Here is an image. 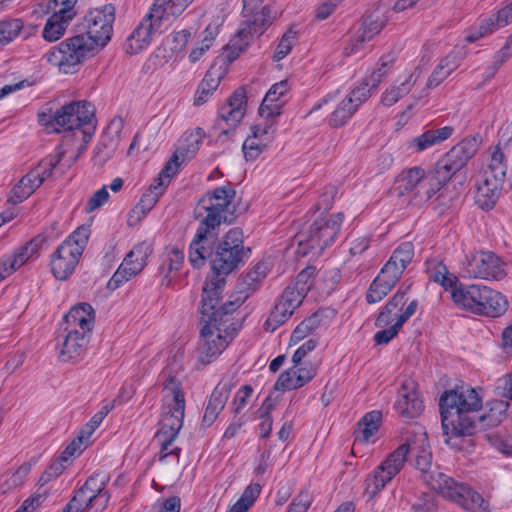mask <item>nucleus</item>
<instances>
[{
	"instance_id": "7c9ffc66",
	"label": "nucleus",
	"mask_w": 512,
	"mask_h": 512,
	"mask_svg": "<svg viewBox=\"0 0 512 512\" xmlns=\"http://www.w3.org/2000/svg\"><path fill=\"white\" fill-rule=\"evenodd\" d=\"M214 230L206 227H198L189 247V261L195 268L205 265L206 259L211 255V248L214 241Z\"/></svg>"
},
{
	"instance_id": "412c9836",
	"label": "nucleus",
	"mask_w": 512,
	"mask_h": 512,
	"mask_svg": "<svg viewBox=\"0 0 512 512\" xmlns=\"http://www.w3.org/2000/svg\"><path fill=\"white\" fill-rule=\"evenodd\" d=\"M152 244L143 241L126 255L117 271L112 276L109 284L118 286L122 282H126L139 274L147 264L148 257L152 254Z\"/></svg>"
},
{
	"instance_id": "423d86ee",
	"label": "nucleus",
	"mask_w": 512,
	"mask_h": 512,
	"mask_svg": "<svg viewBox=\"0 0 512 512\" xmlns=\"http://www.w3.org/2000/svg\"><path fill=\"white\" fill-rule=\"evenodd\" d=\"M343 219L342 213L330 214L315 219L308 230L297 235L298 248L296 253L300 256L321 255L335 241Z\"/></svg>"
},
{
	"instance_id": "ea45409f",
	"label": "nucleus",
	"mask_w": 512,
	"mask_h": 512,
	"mask_svg": "<svg viewBox=\"0 0 512 512\" xmlns=\"http://www.w3.org/2000/svg\"><path fill=\"white\" fill-rule=\"evenodd\" d=\"M230 387L226 383H220L212 392L208 401L205 413L203 416V423L210 426L218 417L219 413L225 407L229 398Z\"/></svg>"
},
{
	"instance_id": "0eeeda50",
	"label": "nucleus",
	"mask_w": 512,
	"mask_h": 512,
	"mask_svg": "<svg viewBox=\"0 0 512 512\" xmlns=\"http://www.w3.org/2000/svg\"><path fill=\"white\" fill-rule=\"evenodd\" d=\"M236 192L230 186L217 187L205 193L196 209L200 226L215 230L221 223L233 219Z\"/></svg>"
},
{
	"instance_id": "4c0bfd02",
	"label": "nucleus",
	"mask_w": 512,
	"mask_h": 512,
	"mask_svg": "<svg viewBox=\"0 0 512 512\" xmlns=\"http://www.w3.org/2000/svg\"><path fill=\"white\" fill-rule=\"evenodd\" d=\"M426 174L424 169L417 166L403 170L395 179L394 191L400 196H406L409 201Z\"/></svg>"
},
{
	"instance_id": "774afa93",
	"label": "nucleus",
	"mask_w": 512,
	"mask_h": 512,
	"mask_svg": "<svg viewBox=\"0 0 512 512\" xmlns=\"http://www.w3.org/2000/svg\"><path fill=\"white\" fill-rule=\"evenodd\" d=\"M487 439L501 453L512 455V436L508 434H488Z\"/></svg>"
},
{
	"instance_id": "6e6d98bb",
	"label": "nucleus",
	"mask_w": 512,
	"mask_h": 512,
	"mask_svg": "<svg viewBox=\"0 0 512 512\" xmlns=\"http://www.w3.org/2000/svg\"><path fill=\"white\" fill-rule=\"evenodd\" d=\"M31 466L28 463H24L17 467L15 470L10 471L6 475V479L0 486V490L2 493H8L20 486L25 482Z\"/></svg>"
},
{
	"instance_id": "f257e3e1",
	"label": "nucleus",
	"mask_w": 512,
	"mask_h": 512,
	"mask_svg": "<svg viewBox=\"0 0 512 512\" xmlns=\"http://www.w3.org/2000/svg\"><path fill=\"white\" fill-rule=\"evenodd\" d=\"M85 20L86 33L67 38L44 55L46 61L62 73H72L87 56L111 40L115 8L111 4L95 8Z\"/></svg>"
},
{
	"instance_id": "c9c22d12",
	"label": "nucleus",
	"mask_w": 512,
	"mask_h": 512,
	"mask_svg": "<svg viewBox=\"0 0 512 512\" xmlns=\"http://www.w3.org/2000/svg\"><path fill=\"white\" fill-rule=\"evenodd\" d=\"M64 332L63 340L58 345L60 359L67 362L81 358L86 352L89 336L82 331Z\"/></svg>"
},
{
	"instance_id": "864d4df0",
	"label": "nucleus",
	"mask_w": 512,
	"mask_h": 512,
	"mask_svg": "<svg viewBox=\"0 0 512 512\" xmlns=\"http://www.w3.org/2000/svg\"><path fill=\"white\" fill-rule=\"evenodd\" d=\"M356 111L355 106L351 104V99L344 98L330 114L328 124L333 128L341 127L346 124Z\"/></svg>"
},
{
	"instance_id": "2f4dec72",
	"label": "nucleus",
	"mask_w": 512,
	"mask_h": 512,
	"mask_svg": "<svg viewBox=\"0 0 512 512\" xmlns=\"http://www.w3.org/2000/svg\"><path fill=\"white\" fill-rule=\"evenodd\" d=\"M94 309L88 303H80L72 307L65 315L64 331L85 332L90 336L94 326Z\"/></svg>"
},
{
	"instance_id": "69168bd1",
	"label": "nucleus",
	"mask_w": 512,
	"mask_h": 512,
	"mask_svg": "<svg viewBox=\"0 0 512 512\" xmlns=\"http://www.w3.org/2000/svg\"><path fill=\"white\" fill-rule=\"evenodd\" d=\"M223 23L221 17H217L211 21L206 28L199 34L198 41L212 47L216 37L219 34L220 27Z\"/></svg>"
},
{
	"instance_id": "a211bd4d",
	"label": "nucleus",
	"mask_w": 512,
	"mask_h": 512,
	"mask_svg": "<svg viewBox=\"0 0 512 512\" xmlns=\"http://www.w3.org/2000/svg\"><path fill=\"white\" fill-rule=\"evenodd\" d=\"M223 284V279L209 278L205 282L201 300L203 321H219V318L229 319L228 314L235 310L236 307L233 302L220 304V290Z\"/></svg>"
},
{
	"instance_id": "4d7b16f0",
	"label": "nucleus",
	"mask_w": 512,
	"mask_h": 512,
	"mask_svg": "<svg viewBox=\"0 0 512 512\" xmlns=\"http://www.w3.org/2000/svg\"><path fill=\"white\" fill-rule=\"evenodd\" d=\"M509 404L503 400H496L488 413L478 417V424L481 427H492L498 425L508 409Z\"/></svg>"
},
{
	"instance_id": "13d9d810",
	"label": "nucleus",
	"mask_w": 512,
	"mask_h": 512,
	"mask_svg": "<svg viewBox=\"0 0 512 512\" xmlns=\"http://www.w3.org/2000/svg\"><path fill=\"white\" fill-rule=\"evenodd\" d=\"M70 23L55 16H50L42 31L43 38L48 42L59 40L65 34Z\"/></svg>"
},
{
	"instance_id": "a19ab883",
	"label": "nucleus",
	"mask_w": 512,
	"mask_h": 512,
	"mask_svg": "<svg viewBox=\"0 0 512 512\" xmlns=\"http://www.w3.org/2000/svg\"><path fill=\"white\" fill-rule=\"evenodd\" d=\"M413 255L414 247L412 243L404 242L395 249L382 269L400 278L407 265L411 262Z\"/></svg>"
},
{
	"instance_id": "6e6552de",
	"label": "nucleus",
	"mask_w": 512,
	"mask_h": 512,
	"mask_svg": "<svg viewBox=\"0 0 512 512\" xmlns=\"http://www.w3.org/2000/svg\"><path fill=\"white\" fill-rule=\"evenodd\" d=\"M507 165L503 152L496 148L488 166L477 176L475 201L482 209L492 208L500 194L506 176Z\"/></svg>"
},
{
	"instance_id": "58836bf2",
	"label": "nucleus",
	"mask_w": 512,
	"mask_h": 512,
	"mask_svg": "<svg viewBox=\"0 0 512 512\" xmlns=\"http://www.w3.org/2000/svg\"><path fill=\"white\" fill-rule=\"evenodd\" d=\"M245 93L243 90H236L227 103L220 110V118L226 122L228 126H236L243 119L246 109Z\"/></svg>"
},
{
	"instance_id": "37998d69",
	"label": "nucleus",
	"mask_w": 512,
	"mask_h": 512,
	"mask_svg": "<svg viewBox=\"0 0 512 512\" xmlns=\"http://www.w3.org/2000/svg\"><path fill=\"white\" fill-rule=\"evenodd\" d=\"M398 280L399 278L382 269L370 285L366 297L367 301L369 303H377L381 301L390 292Z\"/></svg>"
},
{
	"instance_id": "c756f323",
	"label": "nucleus",
	"mask_w": 512,
	"mask_h": 512,
	"mask_svg": "<svg viewBox=\"0 0 512 512\" xmlns=\"http://www.w3.org/2000/svg\"><path fill=\"white\" fill-rule=\"evenodd\" d=\"M395 408L405 418H416L422 413L423 401L413 381L407 380L402 384Z\"/></svg>"
},
{
	"instance_id": "dca6fc26",
	"label": "nucleus",
	"mask_w": 512,
	"mask_h": 512,
	"mask_svg": "<svg viewBox=\"0 0 512 512\" xmlns=\"http://www.w3.org/2000/svg\"><path fill=\"white\" fill-rule=\"evenodd\" d=\"M276 118L261 117L250 127V133L243 143V152L247 160H256L268 149L274 140Z\"/></svg>"
},
{
	"instance_id": "f704fd0d",
	"label": "nucleus",
	"mask_w": 512,
	"mask_h": 512,
	"mask_svg": "<svg viewBox=\"0 0 512 512\" xmlns=\"http://www.w3.org/2000/svg\"><path fill=\"white\" fill-rule=\"evenodd\" d=\"M188 5L187 0H155L148 13L167 29Z\"/></svg>"
},
{
	"instance_id": "4be33fe9",
	"label": "nucleus",
	"mask_w": 512,
	"mask_h": 512,
	"mask_svg": "<svg viewBox=\"0 0 512 512\" xmlns=\"http://www.w3.org/2000/svg\"><path fill=\"white\" fill-rule=\"evenodd\" d=\"M123 129L124 120L121 117H115L109 122L93 151L92 160L95 165L103 166L114 156Z\"/></svg>"
},
{
	"instance_id": "680f3d73",
	"label": "nucleus",
	"mask_w": 512,
	"mask_h": 512,
	"mask_svg": "<svg viewBox=\"0 0 512 512\" xmlns=\"http://www.w3.org/2000/svg\"><path fill=\"white\" fill-rule=\"evenodd\" d=\"M386 20L379 15L371 16L367 18L362 27L359 29L370 41L377 36L383 27L385 26Z\"/></svg>"
},
{
	"instance_id": "f3484780",
	"label": "nucleus",
	"mask_w": 512,
	"mask_h": 512,
	"mask_svg": "<svg viewBox=\"0 0 512 512\" xmlns=\"http://www.w3.org/2000/svg\"><path fill=\"white\" fill-rule=\"evenodd\" d=\"M94 109L85 101L71 102L58 109L53 118L52 125L56 130L74 131L93 125Z\"/></svg>"
},
{
	"instance_id": "2eb2a0df",
	"label": "nucleus",
	"mask_w": 512,
	"mask_h": 512,
	"mask_svg": "<svg viewBox=\"0 0 512 512\" xmlns=\"http://www.w3.org/2000/svg\"><path fill=\"white\" fill-rule=\"evenodd\" d=\"M58 163L59 159L57 157H46L41 160L13 187L10 193L11 202L21 203L30 197L44 180L51 176Z\"/></svg>"
},
{
	"instance_id": "09e8293b",
	"label": "nucleus",
	"mask_w": 512,
	"mask_h": 512,
	"mask_svg": "<svg viewBox=\"0 0 512 512\" xmlns=\"http://www.w3.org/2000/svg\"><path fill=\"white\" fill-rule=\"evenodd\" d=\"M321 320L317 313L305 318L292 331L289 346H295L306 341L310 337H316L315 331L320 327Z\"/></svg>"
},
{
	"instance_id": "bf43d9fd",
	"label": "nucleus",
	"mask_w": 512,
	"mask_h": 512,
	"mask_svg": "<svg viewBox=\"0 0 512 512\" xmlns=\"http://www.w3.org/2000/svg\"><path fill=\"white\" fill-rule=\"evenodd\" d=\"M24 27L21 19H5L0 21V44L6 46L18 37Z\"/></svg>"
},
{
	"instance_id": "e2e57ef3",
	"label": "nucleus",
	"mask_w": 512,
	"mask_h": 512,
	"mask_svg": "<svg viewBox=\"0 0 512 512\" xmlns=\"http://www.w3.org/2000/svg\"><path fill=\"white\" fill-rule=\"evenodd\" d=\"M243 243V232L239 228H233L229 230L224 236L223 241L219 244L226 246V248H235L241 253L248 255L249 249H245Z\"/></svg>"
},
{
	"instance_id": "4468645a",
	"label": "nucleus",
	"mask_w": 512,
	"mask_h": 512,
	"mask_svg": "<svg viewBox=\"0 0 512 512\" xmlns=\"http://www.w3.org/2000/svg\"><path fill=\"white\" fill-rule=\"evenodd\" d=\"M462 276L500 280L506 275L505 264L492 252H472L462 262Z\"/></svg>"
},
{
	"instance_id": "9b49d317",
	"label": "nucleus",
	"mask_w": 512,
	"mask_h": 512,
	"mask_svg": "<svg viewBox=\"0 0 512 512\" xmlns=\"http://www.w3.org/2000/svg\"><path fill=\"white\" fill-rule=\"evenodd\" d=\"M410 452V443H404L392 451L365 479L364 493L368 498L379 494L403 469Z\"/></svg>"
},
{
	"instance_id": "c85d7f7f",
	"label": "nucleus",
	"mask_w": 512,
	"mask_h": 512,
	"mask_svg": "<svg viewBox=\"0 0 512 512\" xmlns=\"http://www.w3.org/2000/svg\"><path fill=\"white\" fill-rule=\"evenodd\" d=\"M316 375L315 367L307 362L293 363L283 371L275 383L277 390H293L300 388L310 382Z\"/></svg>"
},
{
	"instance_id": "72a5a7b5",
	"label": "nucleus",
	"mask_w": 512,
	"mask_h": 512,
	"mask_svg": "<svg viewBox=\"0 0 512 512\" xmlns=\"http://www.w3.org/2000/svg\"><path fill=\"white\" fill-rule=\"evenodd\" d=\"M77 2L78 0H38L33 6V13L39 17L50 15L72 22L77 15Z\"/></svg>"
},
{
	"instance_id": "a18cd8bd",
	"label": "nucleus",
	"mask_w": 512,
	"mask_h": 512,
	"mask_svg": "<svg viewBox=\"0 0 512 512\" xmlns=\"http://www.w3.org/2000/svg\"><path fill=\"white\" fill-rule=\"evenodd\" d=\"M461 57L458 53L451 52L436 66L427 80L426 87L434 88L440 85L460 64Z\"/></svg>"
},
{
	"instance_id": "8fccbe9b",
	"label": "nucleus",
	"mask_w": 512,
	"mask_h": 512,
	"mask_svg": "<svg viewBox=\"0 0 512 512\" xmlns=\"http://www.w3.org/2000/svg\"><path fill=\"white\" fill-rule=\"evenodd\" d=\"M382 422L380 411H371L367 413L359 422L358 439L364 443H374L376 435Z\"/></svg>"
},
{
	"instance_id": "aec40b11",
	"label": "nucleus",
	"mask_w": 512,
	"mask_h": 512,
	"mask_svg": "<svg viewBox=\"0 0 512 512\" xmlns=\"http://www.w3.org/2000/svg\"><path fill=\"white\" fill-rule=\"evenodd\" d=\"M94 132V125L85 126L83 129L68 131L63 136L57 153L55 155H49L48 157H57L59 162L63 160L68 166L73 164L86 150Z\"/></svg>"
},
{
	"instance_id": "473e14b6",
	"label": "nucleus",
	"mask_w": 512,
	"mask_h": 512,
	"mask_svg": "<svg viewBox=\"0 0 512 512\" xmlns=\"http://www.w3.org/2000/svg\"><path fill=\"white\" fill-rule=\"evenodd\" d=\"M289 90L290 85L287 80L273 84L259 107V115L266 118H277L281 114L285 103L284 98Z\"/></svg>"
},
{
	"instance_id": "5701e85b",
	"label": "nucleus",
	"mask_w": 512,
	"mask_h": 512,
	"mask_svg": "<svg viewBox=\"0 0 512 512\" xmlns=\"http://www.w3.org/2000/svg\"><path fill=\"white\" fill-rule=\"evenodd\" d=\"M164 30L166 29L147 13L127 37L124 50L130 55L138 54L149 47L156 34Z\"/></svg>"
},
{
	"instance_id": "bb28decb",
	"label": "nucleus",
	"mask_w": 512,
	"mask_h": 512,
	"mask_svg": "<svg viewBox=\"0 0 512 512\" xmlns=\"http://www.w3.org/2000/svg\"><path fill=\"white\" fill-rule=\"evenodd\" d=\"M512 22V0L500 8L496 13L480 19L466 36L468 42H474L482 37L488 36L498 29Z\"/></svg>"
},
{
	"instance_id": "39448f33",
	"label": "nucleus",
	"mask_w": 512,
	"mask_h": 512,
	"mask_svg": "<svg viewBox=\"0 0 512 512\" xmlns=\"http://www.w3.org/2000/svg\"><path fill=\"white\" fill-rule=\"evenodd\" d=\"M451 297L463 309L492 317L502 315L508 307L503 294L484 285L459 284L452 289Z\"/></svg>"
},
{
	"instance_id": "3c124183",
	"label": "nucleus",
	"mask_w": 512,
	"mask_h": 512,
	"mask_svg": "<svg viewBox=\"0 0 512 512\" xmlns=\"http://www.w3.org/2000/svg\"><path fill=\"white\" fill-rule=\"evenodd\" d=\"M466 163L467 160L453 147L438 163L436 172L445 180L463 168Z\"/></svg>"
},
{
	"instance_id": "0e129e2a",
	"label": "nucleus",
	"mask_w": 512,
	"mask_h": 512,
	"mask_svg": "<svg viewBox=\"0 0 512 512\" xmlns=\"http://www.w3.org/2000/svg\"><path fill=\"white\" fill-rule=\"evenodd\" d=\"M164 189L157 184H152L147 193H145L137 204L141 209L148 213L158 202Z\"/></svg>"
},
{
	"instance_id": "338daca9",
	"label": "nucleus",
	"mask_w": 512,
	"mask_h": 512,
	"mask_svg": "<svg viewBox=\"0 0 512 512\" xmlns=\"http://www.w3.org/2000/svg\"><path fill=\"white\" fill-rule=\"evenodd\" d=\"M512 54V35L508 38L505 45L495 54L494 61L491 67L488 68V76L492 77L500 66L511 56Z\"/></svg>"
},
{
	"instance_id": "f8f14e48",
	"label": "nucleus",
	"mask_w": 512,
	"mask_h": 512,
	"mask_svg": "<svg viewBox=\"0 0 512 512\" xmlns=\"http://www.w3.org/2000/svg\"><path fill=\"white\" fill-rule=\"evenodd\" d=\"M106 477L94 475L75 493L62 512H100L109 502V494L105 489Z\"/></svg>"
},
{
	"instance_id": "79ce46f5",
	"label": "nucleus",
	"mask_w": 512,
	"mask_h": 512,
	"mask_svg": "<svg viewBox=\"0 0 512 512\" xmlns=\"http://www.w3.org/2000/svg\"><path fill=\"white\" fill-rule=\"evenodd\" d=\"M440 177L441 176H439L437 172H427L421 184L418 185V188L413 193L409 202L418 206L431 199L432 196L435 195L442 186Z\"/></svg>"
},
{
	"instance_id": "a878e982",
	"label": "nucleus",
	"mask_w": 512,
	"mask_h": 512,
	"mask_svg": "<svg viewBox=\"0 0 512 512\" xmlns=\"http://www.w3.org/2000/svg\"><path fill=\"white\" fill-rule=\"evenodd\" d=\"M423 76L420 67H415L404 71L383 93L381 103L383 106L390 107L396 104L402 97L412 91Z\"/></svg>"
},
{
	"instance_id": "c03bdc74",
	"label": "nucleus",
	"mask_w": 512,
	"mask_h": 512,
	"mask_svg": "<svg viewBox=\"0 0 512 512\" xmlns=\"http://www.w3.org/2000/svg\"><path fill=\"white\" fill-rule=\"evenodd\" d=\"M222 78V72L220 69L215 67H211L203 80L201 81L198 89L196 90L194 96V104L195 105H203L206 103L213 93L216 91L217 87L220 84Z\"/></svg>"
},
{
	"instance_id": "f03ea898",
	"label": "nucleus",
	"mask_w": 512,
	"mask_h": 512,
	"mask_svg": "<svg viewBox=\"0 0 512 512\" xmlns=\"http://www.w3.org/2000/svg\"><path fill=\"white\" fill-rule=\"evenodd\" d=\"M410 450H416L415 467L423 476L427 485L440 493L444 498L458 504L470 512H488V502L469 486L457 483L440 471H429L432 466V454L425 432H421L414 446Z\"/></svg>"
},
{
	"instance_id": "052dcab7",
	"label": "nucleus",
	"mask_w": 512,
	"mask_h": 512,
	"mask_svg": "<svg viewBox=\"0 0 512 512\" xmlns=\"http://www.w3.org/2000/svg\"><path fill=\"white\" fill-rule=\"evenodd\" d=\"M179 156H181L178 151L173 155V157L166 163L165 167L159 173L157 179H155V184H157L161 188H165L170 179L178 172L179 168Z\"/></svg>"
},
{
	"instance_id": "603ef678",
	"label": "nucleus",
	"mask_w": 512,
	"mask_h": 512,
	"mask_svg": "<svg viewBox=\"0 0 512 512\" xmlns=\"http://www.w3.org/2000/svg\"><path fill=\"white\" fill-rule=\"evenodd\" d=\"M205 138L203 129L197 127L184 134L185 145L180 147L177 151L184 158H191L200 148Z\"/></svg>"
},
{
	"instance_id": "1a4fd4ad",
	"label": "nucleus",
	"mask_w": 512,
	"mask_h": 512,
	"mask_svg": "<svg viewBox=\"0 0 512 512\" xmlns=\"http://www.w3.org/2000/svg\"><path fill=\"white\" fill-rule=\"evenodd\" d=\"M90 237V227L80 226L56 249L51 259V271L59 280L67 279L75 270Z\"/></svg>"
},
{
	"instance_id": "393cba45",
	"label": "nucleus",
	"mask_w": 512,
	"mask_h": 512,
	"mask_svg": "<svg viewBox=\"0 0 512 512\" xmlns=\"http://www.w3.org/2000/svg\"><path fill=\"white\" fill-rule=\"evenodd\" d=\"M406 302V291L399 290L379 314L375 325L378 328L393 326V324H397L402 318L404 324L415 313L417 308V302L412 301L404 309Z\"/></svg>"
},
{
	"instance_id": "cd10ccee",
	"label": "nucleus",
	"mask_w": 512,
	"mask_h": 512,
	"mask_svg": "<svg viewBox=\"0 0 512 512\" xmlns=\"http://www.w3.org/2000/svg\"><path fill=\"white\" fill-rule=\"evenodd\" d=\"M247 256L235 248L218 245L210 260L211 270L214 274L211 278L224 280L225 276L237 269Z\"/></svg>"
},
{
	"instance_id": "7ed1b4c3",
	"label": "nucleus",
	"mask_w": 512,
	"mask_h": 512,
	"mask_svg": "<svg viewBox=\"0 0 512 512\" xmlns=\"http://www.w3.org/2000/svg\"><path fill=\"white\" fill-rule=\"evenodd\" d=\"M162 389V414L155 441L160 446V461L178 462L180 449L173 445L184 419L185 397L180 381L164 374Z\"/></svg>"
},
{
	"instance_id": "6ab92c4d",
	"label": "nucleus",
	"mask_w": 512,
	"mask_h": 512,
	"mask_svg": "<svg viewBox=\"0 0 512 512\" xmlns=\"http://www.w3.org/2000/svg\"><path fill=\"white\" fill-rule=\"evenodd\" d=\"M43 239L35 237L0 258V282L40 255Z\"/></svg>"
},
{
	"instance_id": "b1692460",
	"label": "nucleus",
	"mask_w": 512,
	"mask_h": 512,
	"mask_svg": "<svg viewBox=\"0 0 512 512\" xmlns=\"http://www.w3.org/2000/svg\"><path fill=\"white\" fill-rule=\"evenodd\" d=\"M303 291V288L300 292L289 287L285 289L264 324L265 330L273 332L291 317L304 299Z\"/></svg>"
},
{
	"instance_id": "20e7f679",
	"label": "nucleus",
	"mask_w": 512,
	"mask_h": 512,
	"mask_svg": "<svg viewBox=\"0 0 512 512\" xmlns=\"http://www.w3.org/2000/svg\"><path fill=\"white\" fill-rule=\"evenodd\" d=\"M481 407L480 392L468 385L446 391L441 396L442 428L447 444L452 437L469 433L471 428L477 426V422L470 414L477 412Z\"/></svg>"
},
{
	"instance_id": "de8ad7c7",
	"label": "nucleus",
	"mask_w": 512,
	"mask_h": 512,
	"mask_svg": "<svg viewBox=\"0 0 512 512\" xmlns=\"http://www.w3.org/2000/svg\"><path fill=\"white\" fill-rule=\"evenodd\" d=\"M426 272L431 280L441 284L446 289H452L459 286L457 277L449 273L447 267L439 260L432 259L426 263Z\"/></svg>"
},
{
	"instance_id": "49530a36",
	"label": "nucleus",
	"mask_w": 512,
	"mask_h": 512,
	"mask_svg": "<svg viewBox=\"0 0 512 512\" xmlns=\"http://www.w3.org/2000/svg\"><path fill=\"white\" fill-rule=\"evenodd\" d=\"M190 37L191 33L188 30H180L167 37L165 44L167 61L176 62L183 59Z\"/></svg>"
},
{
	"instance_id": "e433bc0d",
	"label": "nucleus",
	"mask_w": 512,
	"mask_h": 512,
	"mask_svg": "<svg viewBox=\"0 0 512 512\" xmlns=\"http://www.w3.org/2000/svg\"><path fill=\"white\" fill-rule=\"evenodd\" d=\"M454 128L445 126L438 129H430L407 141V148L413 153L423 152L435 145L442 143L451 137Z\"/></svg>"
},
{
	"instance_id": "ddd939ff",
	"label": "nucleus",
	"mask_w": 512,
	"mask_h": 512,
	"mask_svg": "<svg viewBox=\"0 0 512 512\" xmlns=\"http://www.w3.org/2000/svg\"><path fill=\"white\" fill-rule=\"evenodd\" d=\"M257 8L258 6L252 13L244 12V16L248 19L242 24L238 33L231 39L227 46L229 60L232 61L236 59L249 45L250 40L254 36H260L275 17V15H271L269 7L264 6L260 10H257Z\"/></svg>"
},
{
	"instance_id": "9d476101",
	"label": "nucleus",
	"mask_w": 512,
	"mask_h": 512,
	"mask_svg": "<svg viewBox=\"0 0 512 512\" xmlns=\"http://www.w3.org/2000/svg\"><path fill=\"white\" fill-rule=\"evenodd\" d=\"M204 323L198 345V359L203 364H209L232 341L234 330L230 328L229 319L219 318V321L205 320Z\"/></svg>"
},
{
	"instance_id": "5fc2aeb1",
	"label": "nucleus",
	"mask_w": 512,
	"mask_h": 512,
	"mask_svg": "<svg viewBox=\"0 0 512 512\" xmlns=\"http://www.w3.org/2000/svg\"><path fill=\"white\" fill-rule=\"evenodd\" d=\"M260 492L261 486L259 484L248 485L240 498L226 512H247L259 497Z\"/></svg>"
}]
</instances>
